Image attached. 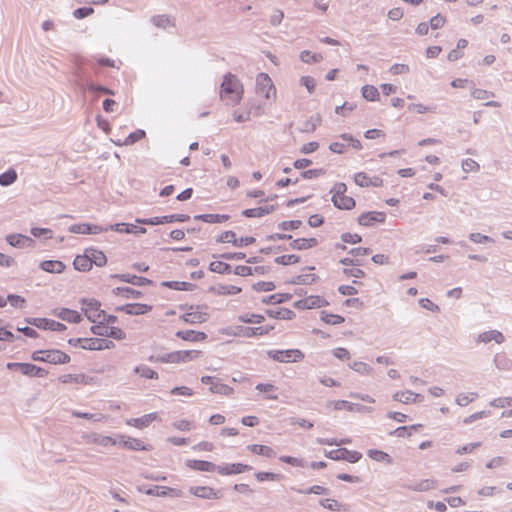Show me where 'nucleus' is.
I'll list each match as a JSON object with an SVG mask.
<instances>
[{
	"mask_svg": "<svg viewBox=\"0 0 512 512\" xmlns=\"http://www.w3.org/2000/svg\"><path fill=\"white\" fill-rule=\"evenodd\" d=\"M30 323L38 328L48 329L52 331H60L65 328V326L62 323L54 320H48L45 318L34 319L33 321H30Z\"/></svg>",
	"mask_w": 512,
	"mask_h": 512,
	"instance_id": "obj_32",
	"label": "nucleus"
},
{
	"mask_svg": "<svg viewBox=\"0 0 512 512\" xmlns=\"http://www.w3.org/2000/svg\"><path fill=\"white\" fill-rule=\"evenodd\" d=\"M109 229L119 233L145 234L147 232L146 228L144 227H138L136 225L126 223H117L111 225Z\"/></svg>",
	"mask_w": 512,
	"mask_h": 512,
	"instance_id": "obj_33",
	"label": "nucleus"
},
{
	"mask_svg": "<svg viewBox=\"0 0 512 512\" xmlns=\"http://www.w3.org/2000/svg\"><path fill=\"white\" fill-rule=\"evenodd\" d=\"M354 182L356 185L364 188H377L382 187L384 184L383 179L378 175H370L366 172H358L354 175Z\"/></svg>",
	"mask_w": 512,
	"mask_h": 512,
	"instance_id": "obj_14",
	"label": "nucleus"
},
{
	"mask_svg": "<svg viewBox=\"0 0 512 512\" xmlns=\"http://www.w3.org/2000/svg\"><path fill=\"white\" fill-rule=\"evenodd\" d=\"M92 442L97 445L103 446V447L115 446V445L119 444L118 438L115 439L110 436H101V435H94Z\"/></svg>",
	"mask_w": 512,
	"mask_h": 512,
	"instance_id": "obj_54",
	"label": "nucleus"
},
{
	"mask_svg": "<svg viewBox=\"0 0 512 512\" xmlns=\"http://www.w3.org/2000/svg\"><path fill=\"white\" fill-rule=\"evenodd\" d=\"M180 318L187 324H202L209 318L208 308L206 306H191Z\"/></svg>",
	"mask_w": 512,
	"mask_h": 512,
	"instance_id": "obj_9",
	"label": "nucleus"
},
{
	"mask_svg": "<svg viewBox=\"0 0 512 512\" xmlns=\"http://www.w3.org/2000/svg\"><path fill=\"white\" fill-rule=\"evenodd\" d=\"M491 341H494L497 344H501L502 342H504V336L498 330L485 331L478 335L477 342L489 343Z\"/></svg>",
	"mask_w": 512,
	"mask_h": 512,
	"instance_id": "obj_34",
	"label": "nucleus"
},
{
	"mask_svg": "<svg viewBox=\"0 0 512 512\" xmlns=\"http://www.w3.org/2000/svg\"><path fill=\"white\" fill-rule=\"evenodd\" d=\"M319 241L315 237H303L294 239L290 247L294 250H309L318 245Z\"/></svg>",
	"mask_w": 512,
	"mask_h": 512,
	"instance_id": "obj_26",
	"label": "nucleus"
},
{
	"mask_svg": "<svg viewBox=\"0 0 512 512\" xmlns=\"http://www.w3.org/2000/svg\"><path fill=\"white\" fill-rule=\"evenodd\" d=\"M347 186L344 183H338L333 188L332 202L339 209L350 210L355 207V200L346 194Z\"/></svg>",
	"mask_w": 512,
	"mask_h": 512,
	"instance_id": "obj_7",
	"label": "nucleus"
},
{
	"mask_svg": "<svg viewBox=\"0 0 512 512\" xmlns=\"http://www.w3.org/2000/svg\"><path fill=\"white\" fill-rule=\"evenodd\" d=\"M255 478L259 482L278 481L281 479V475L272 472H257Z\"/></svg>",
	"mask_w": 512,
	"mask_h": 512,
	"instance_id": "obj_62",
	"label": "nucleus"
},
{
	"mask_svg": "<svg viewBox=\"0 0 512 512\" xmlns=\"http://www.w3.org/2000/svg\"><path fill=\"white\" fill-rule=\"evenodd\" d=\"M65 267V264L58 260H46L40 264V268L48 273L60 274L65 270Z\"/></svg>",
	"mask_w": 512,
	"mask_h": 512,
	"instance_id": "obj_37",
	"label": "nucleus"
},
{
	"mask_svg": "<svg viewBox=\"0 0 512 512\" xmlns=\"http://www.w3.org/2000/svg\"><path fill=\"white\" fill-rule=\"evenodd\" d=\"M209 269L212 272L220 273V274H229L232 272L231 266L221 260H214L210 263Z\"/></svg>",
	"mask_w": 512,
	"mask_h": 512,
	"instance_id": "obj_52",
	"label": "nucleus"
},
{
	"mask_svg": "<svg viewBox=\"0 0 512 512\" xmlns=\"http://www.w3.org/2000/svg\"><path fill=\"white\" fill-rule=\"evenodd\" d=\"M189 219L187 215H168L162 217H153L148 219H137L136 222L145 225H160L165 223H172L174 221L183 222Z\"/></svg>",
	"mask_w": 512,
	"mask_h": 512,
	"instance_id": "obj_19",
	"label": "nucleus"
},
{
	"mask_svg": "<svg viewBox=\"0 0 512 512\" xmlns=\"http://www.w3.org/2000/svg\"><path fill=\"white\" fill-rule=\"evenodd\" d=\"M148 494L156 495V496H172L179 497L181 496V491L171 487H155L154 490H149Z\"/></svg>",
	"mask_w": 512,
	"mask_h": 512,
	"instance_id": "obj_49",
	"label": "nucleus"
},
{
	"mask_svg": "<svg viewBox=\"0 0 512 512\" xmlns=\"http://www.w3.org/2000/svg\"><path fill=\"white\" fill-rule=\"evenodd\" d=\"M274 329L273 326L263 325L258 327H245L240 329V334L245 337L264 336Z\"/></svg>",
	"mask_w": 512,
	"mask_h": 512,
	"instance_id": "obj_31",
	"label": "nucleus"
},
{
	"mask_svg": "<svg viewBox=\"0 0 512 512\" xmlns=\"http://www.w3.org/2000/svg\"><path fill=\"white\" fill-rule=\"evenodd\" d=\"M251 470V466L243 463H233V464H224L219 465L217 469V473L222 476H229L234 474H241L243 472Z\"/></svg>",
	"mask_w": 512,
	"mask_h": 512,
	"instance_id": "obj_23",
	"label": "nucleus"
},
{
	"mask_svg": "<svg viewBox=\"0 0 512 512\" xmlns=\"http://www.w3.org/2000/svg\"><path fill=\"white\" fill-rule=\"evenodd\" d=\"M73 266L76 270L86 272L89 271L92 268V265L90 263V259L88 258V255L86 252L82 255L76 256V258L73 261Z\"/></svg>",
	"mask_w": 512,
	"mask_h": 512,
	"instance_id": "obj_47",
	"label": "nucleus"
},
{
	"mask_svg": "<svg viewBox=\"0 0 512 512\" xmlns=\"http://www.w3.org/2000/svg\"><path fill=\"white\" fill-rule=\"evenodd\" d=\"M68 343L84 350H105L114 347V343L104 338H71Z\"/></svg>",
	"mask_w": 512,
	"mask_h": 512,
	"instance_id": "obj_6",
	"label": "nucleus"
},
{
	"mask_svg": "<svg viewBox=\"0 0 512 512\" xmlns=\"http://www.w3.org/2000/svg\"><path fill=\"white\" fill-rule=\"evenodd\" d=\"M118 443L123 448L132 450V451H150L152 450V445L146 443L142 439L131 437L128 435L121 434L118 436Z\"/></svg>",
	"mask_w": 512,
	"mask_h": 512,
	"instance_id": "obj_12",
	"label": "nucleus"
},
{
	"mask_svg": "<svg viewBox=\"0 0 512 512\" xmlns=\"http://www.w3.org/2000/svg\"><path fill=\"white\" fill-rule=\"evenodd\" d=\"M343 274L348 278H363L365 276V272L355 265L351 267H345L343 269Z\"/></svg>",
	"mask_w": 512,
	"mask_h": 512,
	"instance_id": "obj_61",
	"label": "nucleus"
},
{
	"mask_svg": "<svg viewBox=\"0 0 512 512\" xmlns=\"http://www.w3.org/2000/svg\"><path fill=\"white\" fill-rule=\"evenodd\" d=\"M255 98L250 103L264 104L266 111L267 102H275L277 98V89L267 73H259L255 79Z\"/></svg>",
	"mask_w": 512,
	"mask_h": 512,
	"instance_id": "obj_1",
	"label": "nucleus"
},
{
	"mask_svg": "<svg viewBox=\"0 0 512 512\" xmlns=\"http://www.w3.org/2000/svg\"><path fill=\"white\" fill-rule=\"evenodd\" d=\"M362 96L368 101H377L379 99L378 89L373 85L362 87Z\"/></svg>",
	"mask_w": 512,
	"mask_h": 512,
	"instance_id": "obj_55",
	"label": "nucleus"
},
{
	"mask_svg": "<svg viewBox=\"0 0 512 512\" xmlns=\"http://www.w3.org/2000/svg\"><path fill=\"white\" fill-rule=\"evenodd\" d=\"M85 252L90 259L92 266L95 264L96 266L102 267L107 263V257L102 251L96 249H87Z\"/></svg>",
	"mask_w": 512,
	"mask_h": 512,
	"instance_id": "obj_41",
	"label": "nucleus"
},
{
	"mask_svg": "<svg viewBox=\"0 0 512 512\" xmlns=\"http://www.w3.org/2000/svg\"><path fill=\"white\" fill-rule=\"evenodd\" d=\"M350 147L355 150H361L362 144L360 140L354 138L352 135L342 134L339 136L338 140L330 144L329 149L334 153L342 154Z\"/></svg>",
	"mask_w": 512,
	"mask_h": 512,
	"instance_id": "obj_8",
	"label": "nucleus"
},
{
	"mask_svg": "<svg viewBox=\"0 0 512 512\" xmlns=\"http://www.w3.org/2000/svg\"><path fill=\"white\" fill-rule=\"evenodd\" d=\"M69 230L70 232L77 234H99L108 231V228H103L94 224L80 223L72 225Z\"/></svg>",
	"mask_w": 512,
	"mask_h": 512,
	"instance_id": "obj_24",
	"label": "nucleus"
},
{
	"mask_svg": "<svg viewBox=\"0 0 512 512\" xmlns=\"http://www.w3.org/2000/svg\"><path fill=\"white\" fill-rule=\"evenodd\" d=\"M6 241L13 247L30 246L33 240L22 234H10L6 237Z\"/></svg>",
	"mask_w": 512,
	"mask_h": 512,
	"instance_id": "obj_38",
	"label": "nucleus"
},
{
	"mask_svg": "<svg viewBox=\"0 0 512 512\" xmlns=\"http://www.w3.org/2000/svg\"><path fill=\"white\" fill-rule=\"evenodd\" d=\"M91 330L94 334L100 336L112 337L117 340L125 338V333L120 328L114 326L94 325Z\"/></svg>",
	"mask_w": 512,
	"mask_h": 512,
	"instance_id": "obj_17",
	"label": "nucleus"
},
{
	"mask_svg": "<svg viewBox=\"0 0 512 512\" xmlns=\"http://www.w3.org/2000/svg\"><path fill=\"white\" fill-rule=\"evenodd\" d=\"M31 359L37 362H45L53 365L67 364L70 356L59 349L38 350L31 354Z\"/></svg>",
	"mask_w": 512,
	"mask_h": 512,
	"instance_id": "obj_5",
	"label": "nucleus"
},
{
	"mask_svg": "<svg viewBox=\"0 0 512 512\" xmlns=\"http://www.w3.org/2000/svg\"><path fill=\"white\" fill-rule=\"evenodd\" d=\"M335 456L333 459L336 460H345L350 463H356L362 458V454L358 451H351L345 448L338 449L335 452Z\"/></svg>",
	"mask_w": 512,
	"mask_h": 512,
	"instance_id": "obj_28",
	"label": "nucleus"
},
{
	"mask_svg": "<svg viewBox=\"0 0 512 512\" xmlns=\"http://www.w3.org/2000/svg\"><path fill=\"white\" fill-rule=\"evenodd\" d=\"M59 379L63 384L88 385L91 383L90 378L85 374H65Z\"/></svg>",
	"mask_w": 512,
	"mask_h": 512,
	"instance_id": "obj_35",
	"label": "nucleus"
},
{
	"mask_svg": "<svg viewBox=\"0 0 512 512\" xmlns=\"http://www.w3.org/2000/svg\"><path fill=\"white\" fill-rule=\"evenodd\" d=\"M447 22L446 16L438 13L430 19L429 25L433 30L441 29Z\"/></svg>",
	"mask_w": 512,
	"mask_h": 512,
	"instance_id": "obj_60",
	"label": "nucleus"
},
{
	"mask_svg": "<svg viewBox=\"0 0 512 512\" xmlns=\"http://www.w3.org/2000/svg\"><path fill=\"white\" fill-rule=\"evenodd\" d=\"M195 219L205 223H224L228 221L230 217L225 214H202L195 216Z\"/></svg>",
	"mask_w": 512,
	"mask_h": 512,
	"instance_id": "obj_46",
	"label": "nucleus"
},
{
	"mask_svg": "<svg viewBox=\"0 0 512 512\" xmlns=\"http://www.w3.org/2000/svg\"><path fill=\"white\" fill-rule=\"evenodd\" d=\"M160 420L158 413L153 412L145 414L138 418H131L126 421V425L136 429H144L149 427L153 422Z\"/></svg>",
	"mask_w": 512,
	"mask_h": 512,
	"instance_id": "obj_18",
	"label": "nucleus"
},
{
	"mask_svg": "<svg viewBox=\"0 0 512 512\" xmlns=\"http://www.w3.org/2000/svg\"><path fill=\"white\" fill-rule=\"evenodd\" d=\"M82 311L85 316L96 325L104 324L105 322L114 323L116 321V317L112 315H106L105 311L101 309V304L97 300H83L82 301Z\"/></svg>",
	"mask_w": 512,
	"mask_h": 512,
	"instance_id": "obj_3",
	"label": "nucleus"
},
{
	"mask_svg": "<svg viewBox=\"0 0 512 512\" xmlns=\"http://www.w3.org/2000/svg\"><path fill=\"white\" fill-rule=\"evenodd\" d=\"M419 397V394H415L411 391H398L393 395L395 401H399L406 404L415 402Z\"/></svg>",
	"mask_w": 512,
	"mask_h": 512,
	"instance_id": "obj_50",
	"label": "nucleus"
},
{
	"mask_svg": "<svg viewBox=\"0 0 512 512\" xmlns=\"http://www.w3.org/2000/svg\"><path fill=\"white\" fill-rule=\"evenodd\" d=\"M189 492L197 498L206 500H218L222 497L220 490H216L210 486H192Z\"/></svg>",
	"mask_w": 512,
	"mask_h": 512,
	"instance_id": "obj_16",
	"label": "nucleus"
},
{
	"mask_svg": "<svg viewBox=\"0 0 512 512\" xmlns=\"http://www.w3.org/2000/svg\"><path fill=\"white\" fill-rule=\"evenodd\" d=\"M173 427L181 432H187L194 428V423L187 419H181L173 423Z\"/></svg>",
	"mask_w": 512,
	"mask_h": 512,
	"instance_id": "obj_63",
	"label": "nucleus"
},
{
	"mask_svg": "<svg viewBox=\"0 0 512 512\" xmlns=\"http://www.w3.org/2000/svg\"><path fill=\"white\" fill-rule=\"evenodd\" d=\"M301 85H303L307 91L312 94L316 89V80L311 76H302L300 79Z\"/></svg>",
	"mask_w": 512,
	"mask_h": 512,
	"instance_id": "obj_64",
	"label": "nucleus"
},
{
	"mask_svg": "<svg viewBox=\"0 0 512 512\" xmlns=\"http://www.w3.org/2000/svg\"><path fill=\"white\" fill-rule=\"evenodd\" d=\"M266 314L273 319L292 320L295 318V312L289 308L277 307L266 311Z\"/></svg>",
	"mask_w": 512,
	"mask_h": 512,
	"instance_id": "obj_27",
	"label": "nucleus"
},
{
	"mask_svg": "<svg viewBox=\"0 0 512 512\" xmlns=\"http://www.w3.org/2000/svg\"><path fill=\"white\" fill-rule=\"evenodd\" d=\"M111 278L119 279L120 281H123L126 283H131L134 285H140V286L150 283V280H148L144 277H139V276L130 275V274H115V275H112Z\"/></svg>",
	"mask_w": 512,
	"mask_h": 512,
	"instance_id": "obj_43",
	"label": "nucleus"
},
{
	"mask_svg": "<svg viewBox=\"0 0 512 512\" xmlns=\"http://www.w3.org/2000/svg\"><path fill=\"white\" fill-rule=\"evenodd\" d=\"M187 468L200 472H217L218 466L206 460L188 459L185 462Z\"/></svg>",
	"mask_w": 512,
	"mask_h": 512,
	"instance_id": "obj_22",
	"label": "nucleus"
},
{
	"mask_svg": "<svg viewBox=\"0 0 512 512\" xmlns=\"http://www.w3.org/2000/svg\"><path fill=\"white\" fill-rule=\"evenodd\" d=\"M176 337L190 343L205 342L208 335L203 331L181 330L176 332Z\"/></svg>",
	"mask_w": 512,
	"mask_h": 512,
	"instance_id": "obj_21",
	"label": "nucleus"
},
{
	"mask_svg": "<svg viewBox=\"0 0 512 512\" xmlns=\"http://www.w3.org/2000/svg\"><path fill=\"white\" fill-rule=\"evenodd\" d=\"M386 220V213L382 211H369L359 215L358 224L364 227H371L382 224Z\"/></svg>",
	"mask_w": 512,
	"mask_h": 512,
	"instance_id": "obj_15",
	"label": "nucleus"
},
{
	"mask_svg": "<svg viewBox=\"0 0 512 512\" xmlns=\"http://www.w3.org/2000/svg\"><path fill=\"white\" fill-rule=\"evenodd\" d=\"M201 350H177L158 357V361L166 364H185L197 360L202 356Z\"/></svg>",
	"mask_w": 512,
	"mask_h": 512,
	"instance_id": "obj_4",
	"label": "nucleus"
},
{
	"mask_svg": "<svg viewBox=\"0 0 512 512\" xmlns=\"http://www.w3.org/2000/svg\"><path fill=\"white\" fill-rule=\"evenodd\" d=\"M256 390L266 395L268 400H277L278 395L276 394L277 387L270 383H260L256 386Z\"/></svg>",
	"mask_w": 512,
	"mask_h": 512,
	"instance_id": "obj_48",
	"label": "nucleus"
},
{
	"mask_svg": "<svg viewBox=\"0 0 512 512\" xmlns=\"http://www.w3.org/2000/svg\"><path fill=\"white\" fill-rule=\"evenodd\" d=\"M264 320L265 316L249 312L239 316V321L246 324H261Z\"/></svg>",
	"mask_w": 512,
	"mask_h": 512,
	"instance_id": "obj_53",
	"label": "nucleus"
},
{
	"mask_svg": "<svg viewBox=\"0 0 512 512\" xmlns=\"http://www.w3.org/2000/svg\"><path fill=\"white\" fill-rule=\"evenodd\" d=\"M276 263L281 265H293L300 261V257L294 254H285L275 259Z\"/></svg>",
	"mask_w": 512,
	"mask_h": 512,
	"instance_id": "obj_58",
	"label": "nucleus"
},
{
	"mask_svg": "<svg viewBox=\"0 0 512 512\" xmlns=\"http://www.w3.org/2000/svg\"><path fill=\"white\" fill-rule=\"evenodd\" d=\"M471 97L480 100L485 101V106L489 107H500L501 103L495 100H491L495 95L493 92L488 91L486 89L482 88H473L470 92Z\"/></svg>",
	"mask_w": 512,
	"mask_h": 512,
	"instance_id": "obj_20",
	"label": "nucleus"
},
{
	"mask_svg": "<svg viewBox=\"0 0 512 512\" xmlns=\"http://www.w3.org/2000/svg\"><path fill=\"white\" fill-rule=\"evenodd\" d=\"M300 59L305 63H317L323 59L321 54L312 53L311 51H303L300 54Z\"/></svg>",
	"mask_w": 512,
	"mask_h": 512,
	"instance_id": "obj_57",
	"label": "nucleus"
},
{
	"mask_svg": "<svg viewBox=\"0 0 512 512\" xmlns=\"http://www.w3.org/2000/svg\"><path fill=\"white\" fill-rule=\"evenodd\" d=\"M320 320L330 326L341 325L345 322V318L339 314H334L323 310L320 312Z\"/></svg>",
	"mask_w": 512,
	"mask_h": 512,
	"instance_id": "obj_36",
	"label": "nucleus"
},
{
	"mask_svg": "<svg viewBox=\"0 0 512 512\" xmlns=\"http://www.w3.org/2000/svg\"><path fill=\"white\" fill-rule=\"evenodd\" d=\"M320 504L325 509L331 510V511H348L349 506L347 504L341 503L336 499H323L320 501Z\"/></svg>",
	"mask_w": 512,
	"mask_h": 512,
	"instance_id": "obj_45",
	"label": "nucleus"
},
{
	"mask_svg": "<svg viewBox=\"0 0 512 512\" xmlns=\"http://www.w3.org/2000/svg\"><path fill=\"white\" fill-rule=\"evenodd\" d=\"M244 93V88L240 80L233 74L228 73L224 76L220 87V98L227 105L238 104Z\"/></svg>",
	"mask_w": 512,
	"mask_h": 512,
	"instance_id": "obj_2",
	"label": "nucleus"
},
{
	"mask_svg": "<svg viewBox=\"0 0 512 512\" xmlns=\"http://www.w3.org/2000/svg\"><path fill=\"white\" fill-rule=\"evenodd\" d=\"M264 114V104L262 103H248L246 109H238L234 111L233 118L237 122H245L250 119L251 116H261Z\"/></svg>",
	"mask_w": 512,
	"mask_h": 512,
	"instance_id": "obj_13",
	"label": "nucleus"
},
{
	"mask_svg": "<svg viewBox=\"0 0 512 512\" xmlns=\"http://www.w3.org/2000/svg\"><path fill=\"white\" fill-rule=\"evenodd\" d=\"M269 355L275 361L282 363L299 362L304 359V353L299 349L273 350Z\"/></svg>",
	"mask_w": 512,
	"mask_h": 512,
	"instance_id": "obj_10",
	"label": "nucleus"
},
{
	"mask_svg": "<svg viewBox=\"0 0 512 512\" xmlns=\"http://www.w3.org/2000/svg\"><path fill=\"white\" fill-rule=\"evenodd\" d=\"M112 294L123 299H135L140 296V292L130 287H117L112 289Z\"/></svg>",
	"mask_w": 512,
	"mask_h": 512,
	"instance_id": "obj_44",
	"label": "nucleus"
},
{
	"mask_svg": "<svg viewBox=\"0 0 512 512\" xmlns=\"http://www.w3.org/2000/svg\"><path fill=\"white\" fill-rule=\"evenodd\" d=\"M247 449L252 454L265 456L267 458H273L276 455L275 451L271 447L266 445L251 444L247 446Z\"/></svg>",
	"mask_w": 512,
	"mask_h": 512,
	"instance_id": "obj_42",
	"label": "nucleus"
},
{
	"mask_svg": "<svg viewBox=\"0 0 512 512\" xmlns=\"http://www.w3.org/2000/svg\"><path fill=\"white\" fill-rule=\"evenodd\" d=\"M367 454L372 460L377 462H384L387 464H390L392 462L391 456L388 453L381 450L370 449L368 450Z\"/></svg>",
	"mask_w": 512,
	"mask_h": 512,
	"instance_id": "obj_51",
	"label": "nucleus"
},
{
	"mask_svg": "<svg viewBox=\"0 0 512 512\" xmlns=\"http://www.w3.org/2000/svg\"><path fill=\"white\" fill-rule=\"evenodd\" d=\"M56 315L61 318L64 321L71 322V323H78L81 321L82 316L81 314L72 309L68 308H61Z\"/></svg>",
	"mask_w": 512,
	"mask_h": 512,
	"instance_id": "obj_40",
	"label": "nucleus"
},
{
	"mask_svg": "<svg viewBox=\"0 0 512 512\" xmlns=\"http://www.w3.org/2000/svg\"><path fill=\"white\" fill-rule=\"evenodd\" d=\"M151 309V306L141 303L126 304L117 308L118 311L131 315H142L149 312Z\"/></svg>",
	"mask_w": 512,
	"mask_h": 512,
	"instance_id": "obj_29",
	"label": "nucleus"
},
{
	"mask_svg": "<svg viewBox=\"0 0 512 512\" xmlns=\"http://www.w3.org/2000/svg\"><path fill=\"white\" fill-rule=\"evenodd\" d=\"M213 291L217 295L231 296L239 294L242 291V288L231 284H218L217 286L213 287Z\"/></svg>",
	"mask_w": 512,
	"mask_h": 512,
	"instance_id": "obj_39",
	"label": "nucleus"
},
{
	"mask_svg": "<svg viewBox=\"0 0 512 512\" xmlns=\"http://www.w3.org/2000/svg\"><path fill=\"white\" fill-rule=\"evenodd\" d=\"M275 209V205L266 202L258 207L244 210L243 214L249 218L263 217L274 212Z\"/></svg>",
	"mask_w": 512,
	"mask_h": 512,
	"instance_id": "obj_25",
	"label": "nucleus"
},
{
	"mask_svg": "<svg viewBox=\"0 0 512 512\" xmlns=\"http://www.w3.org/2000/svg\"><path fill=\"white\" fill-rule=\"evenodd\" d=\"M210 391L212 393H217L225 396H229L234 392L232 387L220 382L213 383V385L210 387Z\"/></svg>",
	"mask_w": 512,
	"mask_h": 512,
	"instance_id": "obj_56",
	"label": "nucleus"
},
{
	"mask_svg": "<svg viewBox=\"0 0 512 512\" xmlns=\"http://www.w3.org/2000/svg\"><path fill=\"white\" fill-rule=\"evenodd\" d=\"M21 374L28 377L44 378L48 375V371L31 363H23Z\"/></svg>",
	"mask_w": 512,
	"mask_h": 512,
	"instance_id": "obj_30",
	"label": "nucleus"
},
{
	"mask_svg": "<svg viewBox=\"0 0 512 512\" xmlns=\"http://www.w3.org/2000/svg\"><path fill=\"white\" fill-rule=\"evenodd\" d=\"M328 305L329 302L321 295H309L293 303L298 310L318 309Z\"/></svg>",
	"mask_w": 512,
	"mask_h": 512,
	"instance_id": "obj_11",
	"label": "nucleus"
},
{
	"mask_svg": "<svg viewBox=\"0 0 512 512\" xmlns=\"http://www.w3.org/2000/svg\"><path fill=\"white\" fill-rule=\"evenodd\" d=\"M17 179V173L15 170L10 169L0 175V184L3 186L10 185Z\"/></svg>",
	"mask_w": 512,
	"mask_h": 512,
	"instance_id": "obj_59",
	"label": "nucleus"
}]
</instances>
